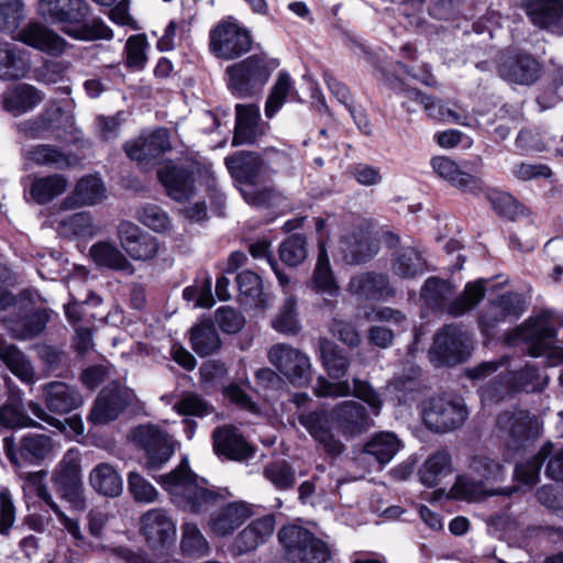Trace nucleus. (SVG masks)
Here are the masks:
<instances>
[{
	"label": "nucleus",
	"mask_w": 563,
	"mask_h": 563,
	"mask_svg": "<svg viewBox=\"0 0 563 563\" xmlns=\"http://www.w3.org/2000/svg\"><path fill=\"white\" fill-rule=\"evenodd\" d=\"M159 484L170 495L178 507L190 512H200L213 505L219 494L207 487L205 478L196 475L184 457L178 466L166 475L161 476Z\"/></svg>",
	"instance_id": "nucleus-1"
},
{
	"label": "nucleus",
	"mask_w": 563,
	"mask_h": 563,
	"mask_svg": "<svg viewBox=\"0 0 563 563\" xmlns=\"http://www.w3.org/2000/svg\"><path fill=\"white\" fill-rule=\"evenodd\" d=\"M225 166L230 175L242 184L240 190L247 203L272 206L279 199V192L273 187H256L268 170L267 164L256 153L236 152L225 158Z\"/></svg>",
	"instance_id": "nucleus-2"
},
{
	"label": "nucleus",
	"mask_w": 563,
	"mask_h": 563,
	"mask_svg": "<svg viewBox=\"0 0 563 563\" xmlns=\"http://www.w3.org/2000/svg\"><path fill=\"white\" fill-rule=\"evenodd\" d=\"M453 292V286L449 282L438 277H429L421 289V297L429 307L453 317H460L474 309L484 298L486 292L485 280L478 279L467 283L463 292L450 301Z\"/></svg>",
	"instance_id": "nucleus-3"
},
{
	"label": "nucleus",
	"mask_w": 563,
	"mask_h": 563,
	"mask_svg": "<svg viewBox=\"0 0 563 563\" xmlns=\"http://www.w3.org/2000/svg\"><path fill=\"white\" fill-rule=\"evenodd\" d=\"M471 475L459 476L453 490L460 498L477 500L485 496L511 495L516 488L486 489L484 482L498 481L504 475V466L488 455H475L470 463Z\"/></svg>",
	"instance_id": "nucleus-4"
},
{
	"label": "nucleus",
	"mask_w": 563,
	"mask_h": 563,
	"mask_svg": "<svg viewBox=\"0 0 563 563\" xmlns=\"http://www.w3.org/2000/svg\"><path fill=\"white\" fill-rule=\"evenodd\" d=\"M278 67L275 59L262 55H251L227 68L230 90L240 98L260 93L274 69Z\"/></svg>",
	"instance_id": "nucleus-5"
},
{
	"label": "nucleus",
	"mask_w": 563,
	"mask_h": 563,
	"mask_svg": "<svg viewBox=\"0 0 563 563\" xmlns=\"http://www.w3.org/2000/svg\"><path fill=\"white\" fill-rule=\"evenodd\" d=\"M556 333L553 316L543 311L536 318H530L518 328L515 336L529 342L528 353L533 357L545 356L548 366L563 364V349L552 345Z\"/></svg>",
	"instance_id": "nucleus-6"
},
{
	"label": "nucleus",
	"mask_w": 563,
	"mask_h": 563,
	"mask_svg": "<svg viewBox=\"0 0 563 563\" xmlns=\"http://www.w3.org/2000/svg\"><path fill=\"white\" fill-rule=\"evenodd\" d=\"M278 540L291 563H327L332 555L327 542L299 526L282 528Z\"/></svg>",
	"instance_id": "nucleus-7"
},
{
	"label": "nucleus",
	"mask_w": 563,
	"mask_h": 563,
	"mask_svg": "<svg viewBox=\"0 0 563 563\" xmlns=\"http://www.w3.org/2000/svg\"><path fill=\"white\" fill-rule=\"evenodd\" d=\"M421 415L429 430L446 433L462 427L468 417V411L461 398L435 396L422 402Z\"/></svg>",
	"instance_id": "nucleus-8"
},
{
	"label": "nucleus",
	"mask_w": 563,
	"mask_h": 563,
	"mask_svg": "<svg viewBox=\"0 0 563 563\" xmlns=\"http://www.w3.org/2000/svg\"><path fill=\"white\" fill-rule=\"evenodd\" d=\"M52 481L59 496L73 508L80 511L86 508L80 452L77 449H70L64 454L53 472Z\"/></svg>",
	"instance_id": "nucleus-9"
},
{
	"label": "nucleus",
	"mask_w": 563,
	"mask_h": 563,
	"mask_svg": "<svg viewBox=\"0 0 563 563\" xmlns=\"http://www.w3.org/2000/svg\"><path fill=\"white\" fill-rule=\"evenodd\" d=\"M496 426L499 438L514 451L525 448L540 434V424L536 416L521 408L503 411L497 417Z\"/></svg>",
	"instance_id": "nucleus-10"
},
{
	"label": "nucleus",
	"mask_w": 563,
	"mask_h": 563,
	"mask_svg": "<svg viewBox=\"0 0 563 563\" xmlns=\"http://www.w3.org/2000/svg\"><path fill=\"white\" fill-rule=\"evenodd\" d=\"M471 355V341L455 325H445L434 335L429 356L435 366H452L466 361Z\"/></svg>",
	"instance_id": "nucleus-11"
},
{
	"label": "nucleus",
	"mask_w": 563,
	"mask_h": 563,
	"mask_svg": "<svg viewBox=\"0 0 563 563\" xmlns=\"http://www.w3.org/2000/svg\"><path fill=\"white\" fill-rule=\"evenodd\" d=\"M269 363L291 384L302 386L311 379L310 357L287 343H277L267 351Z\"/></svg>",
	"instance_id": "nucleus-12"
},
{
	"label": "nucleus",
	"mask_w": 563,
	"mask_h": 563,
	"mask_svg": "<svg viewBox=\"0 0 563 563\" xmlns=\"http://www.w3.org/2000/svg\"><path fill=\"white\" fill-rule=\"evenodd\" d=\"M548 457L545 475L553 481L563 482V448L554 451L551 442L544 443L536 455L516 466V481L528 487L536 485L540 477L541 467Z\"/></svg>",
	"instance_id": "nucleus-13"
},
{
	"label": "nucleus",
	"mask_w": 563,
	"mask_h": 563,
	"mask_svg": "<svg viewBox=\"0 0 563 563\" xmlns=\"http://www.w3.org/2000/svg\"><path fill=\"white\" fill-rule=\"evenodd\" d=\"M313 393L317 397H346L353 394L354 397L361 399L368 405L374 416H378L383 408V400L375 388L366 380L360 378L353 379V389L349 380H340L332 383L325 377L320 376L313 386Z\"/></svg>",
	"instance_id": "nucleus-14"
},
{
	"label": "nucleus",
	"mask_w": 563,
	"mask_h": 563,
	"mask_svg": "<svg viewBox=\"0 0 563 563\" xmlns=\"http://www.w3.org/2000/svg\"><path fill=\"white\" fill-rule=\"evenodd\" d=\"M252 48V37L235 23H220L210 33V49L227 60L240 57Z\"/></svg>",
	"instance_id": "nucleus-15"
},
{
	"label": "nucleus",
	"mask_w": 563,
	"mask_h": 563,
	"mask_svg": "<svg viewBox=\"0 0 563 563\" xmlns=\"http://www.w3.org/2000/svg\"><path fill=\"white\" fill-rule=\"evenodd\" d=\"M132 437L146 453L144 465L148 471L161 468L174 453L168 435L155 426H139Z\"/></svg>",
	"instance_id": "nucleus-16"
},
{
	"label": "nucleus",
	"mask_w": 563,
	"mask_h": 563,
	"mask_svg": "<svg viewBox=\"0 0 563 563\" xmlns=\"http://www.w3.org/2000/svg\"><path fill=\"white\" fill-rule=\"evenodd\" d=\"M134 395L126 387L109 384L98 395L88 420L95 424H104L115 420L131 404Z\"/></svg>",
	"instance_id": "nucleus-17"
},
{
	"label": "nucleus",
	"mask_w": 563,
	"mask_h": 563,
	"mask_svg": "<svg viewBox=\"0 0 563 563\" xmlns=\"http://www.w3.org/2000/svg\"><path fill=\"white\" fill-rule=\"evenodd\" d=\"M298 421L322 446L324 452L332 456H338L342 453L344 445L332 432L334 423L331 418V411L328 412L325 409L321 408L302 412L299 415Z\"/></svg>",
	"instance_id": "nucleus-18"
},
{
	"label": "nucleus",
	"mask_w": 563,
	"mask_h": 563,
	"mask_svg": "<svg viewBox=\"0 0 563 563\" xmlns=\"http://www.w3.org/2000/svg\"><path fill=\"white\" fill-rule=\"evenodd\" d=\"M309 287L323 297L321 308L334 310L340 296V286L334 277L323 241H319L318 260L312 272Z\"/></svg>",
	"instance_id": "nucleus-19"
},
{
	"label": "nucleus",
	"mask_w": 563,
	"mask_h": 563,
	"mask_svg": "<svg viewBox=\"0 0 563 563\" xmlns=\"http://www.w3.org/2000/svg\"><path fill=\"white\" fill-rule=\"evenodd\" d=\"M331 418L344 437H355L374 426L366 408L355 400H343L331 409Z\"/></svg>",
	"instance_id": "nucleus-20"
},
{
	"label": "nucleus",
	"mask_w": 563,
	"mask_h": 563,
	"mask_svg": "<svg viewBox=\"0 0 563 563\" xmlns=\"http://www.w3.org/2000/svg\"><path fill=\"white\" fill-rule=\"evenodd\" d=\"M118 236L121 246L134 261L152 260L158 252L159 244L156 238L132 222H122L118 229Z\"/></svg>",
	"instance_id": "nucleus-21"
},
{
	"label": "nucleus",
	"mask_w": 563,
	"mask_h": 563,
	"mask_svg": "<svg viewBox=\"0 0 563 563\" xmlns=\"http://www.w3.org/2000/svg\"><path fill=\"white\" fill-rule=\"evenodd\" d=\"M49 320L46 309L30 305L20 308V312L5 320V328L11 336L19 341L32 340L41 334Z\"/></svg>",
	"instance_id": "nucleus-22"
},
{
	"label": "nucleus",
	"mask_w": 563,
	"mask_h": 563,
	"mask_svg": "<svg viewBox=\"0 0 563 563\" xmlns=\"http://www.w3.org/2000/svg\"><path fill=\"white\" fill-rule=\"evenodd\" d=\"M126 155L136 162H147L172 150L169 132L158 128L150 133H143L137 139L124 145Z\"/></svg>",
	"instance_id": "nucleus-23"
},
{
	"label": "nucleus",
	"mask_w": 563,
	"mask_h": 563,
	"mask_svg": "<svg viewBox=\"0 0 563 563\" xmlns=\"http://www.w3.org/2000/svg\"><path fill=\"white\" fill-rule=\"evenodd\" d=\"M141 532L153 547H165L176 539V523L163 508L147 510L141 518Z\"/></svg>",
	"instance_id": "nucleus-24"
},
{
	"label": "nucleus",
	"mask_w": 563,
	"mask_h": 563,
	"mask_svg": "<svg viewBox=\"0 0 563 563\" xmlns=\"http://www.w3.org/2000/svg\"><path fill=\"white\" fill-rule=\"evenodd\" d=\"M252 516V509L244 501L227 504L214 510L209 518V528L217 537H227L234 532Z\"/></svg>",
	"instance_id": "nucleus-25"
},
{
	"label": "nucleus",
	"mask_w": 563,
	"mask_h": 563,
	"mask_svg": "<svg viewBox=\"0 0 563 563\" xmlns=\"http://www.w3.org/2000/svg\"><path fill=\"white\" fill-rule=\"evenodd\" d=\"M16 38L52 56L62 55L67 47V42L62 36L41 23H29L18 33Z\"/></svg>",
	"instance_id": "nucleus-26"
},
{
	"label": "nucleus",
	"mask_w": 563,
	"mask_h": 563,
	"mask_svg": "<svg viewBox=\"0 0 563 563\" xmlns=\"http://www.w3.org/2000/svg\"><path fill=\"white\" fill-rule=\"evenodd\" d=\"M42 398L52 412L65 415L82 405L80 393L64 382L54 380L42 386Z\"/></svg>",
	"instance_id": "nucleus-27"
},
{
	"label": "nucleus",
	"mask_w": 563,
	"mask_h": 563,
	"mask_svg": "<svg viewBox=\"0 0 563 563\" xmlns=\"http://www.w3.org/2000/svg\"><path fill=\"white\" fill-rule=\"evenodd\" d=\"M212 438L216 453L229 460L243 461L254 453L243 434L235 427H219L213 431Z\"/></svg>",
	"instance_id": "nucleus-28"
},
{
	"label": "nucleus",
	"mask_w": 563,
	"mask_h": 563,
	"mask_svg": "<svg viewBox=\"0 0 563 563\" xmlns=\"http://www.w3.org/2000/svg\"><path fill=\"white\" fill-rule=\"evenodd\" d=\"M379 243L367 230L360 229L344 235L340 241V252L345 263L360 264L378 253Z\"/></svg>",
	"instance_id": "nucleus-29"
},
{
	"label": "nucleus",
	"mask_w": 563,
	"mask_h": 563,
	"mask_svg": "<svg viewBox=\"0 0 563 563\" xmlns=\"http://www.w3.org/2000/svg\"><path fill=\"white\" fill-rule=\"evenodd\" d=\"M235 113L233 145L253 144L265 134V126L261 123L260 108L256 104H236Z\"/></svg>",
	"instance_id": "nucleus-30"
},
{
	"label": "nucleus",
	"mask_w": 563,
	"mask_h": 563,
	"mask_svg": "<svg viewBox=\"0 0 563 563\" xmlns=\"http://www.w3.org/2000/svg\"><path fill=\"white\" fill-rule=\"evenodd\" d=\"M37 11L53 22L80 23L88 15V5L84 0H40Z\"/></svg>",
	"instance_id": "nucleus-31"
},
{
	"label": "nucleus",
	"mask_w": 563,
	"mask_h": 563,
	"mask_svg": "<svg viewBox=\"0 0 563 563\" xmlns=\"http://www.w3.org/2000/svg\"><path fill=\"white\" fill-rule=\"evenodd\" d=\"M157 177L168 196L176 201L188 200L195 194L194 176L186 168L165 165L158 169Z\"/></svg>",
	"instance_id": "nucleus-32"
},
{
	"label": "nucleus",
	"mask_w": 563,
	"mask_h": 563,
	"mask_svg": "<svg viewBox=\"0 0 563 563\" xmlns=\"http://www.w3.org/2000/svg\"><path fill=\"white\" fill-rule=\"evenodd\" d=\"M347 290L360 299L371 300H379L393 295L387 276L375 272L353 276L349 282Z\"/></svg>",
	"instance_id": "nucleus-33"
},
{
	"label": "nucleus",
	"mask_w": 563,
	"mask_h": 563,
	"mask_svg": "<svg viewBox=\"0 0 563 563\" xmlns=\"http://www.w3.org/2000/svg\"><path fill=\"white\" fill-rule=\"evenodd\" d=\"M499 74L509 82L531 85L539 79L541 66L529 55H517L503 62Z\"/></svg>",
	"instance_id": "nucleus-34"
},
{
	"label": "nucleus",
	"mask_w": 563,
	"mask_h": 563,
	"mask_svg": "<svg viewBox=\"0 0 563 563\" xmlns=\"http://www.w3.org/2000/svg\"><path fill=\"white\" fill-rule=\"evenodd\" d=\"M525 311V302L518 294H506L490 302L482 316L483 325L494 328L501 321H514Z\"/></svg>",
	"instance_id": "nucleus-35"
},
{
	"label": "nucleus",
	"mask_w": 563,
	"mask_h": 563,
	"mask_svg": "<svg viewBox=\"0 0 563 563\" xmlns=\"http://www.w3.org/2000/svg\"><path fill=\"white\" fill-rule=\"evenodd\" d=\"M526 12L534 25L555 32L563 24V0H530Z\"/></svg>",
	"instance_id": "nucleus-36"
},
{
	"label": "nucleus",
	"mask_w": 563,
	"mask_h": 563,
	"mask_svg": "<svg viewBox=\"0 0 563 563\" xmlns=\"http://www.w3.org/2000/svg\"><path fill=\"white\" fill-rule=\"evenodd\" d=\"M275 519L273 516H265L253 520L235 538L234 545L239 553H247L255 550L273 534Z\"/></svg>",
	"instance_id": "nucleus-37"
},
{
	"label": "nucleus",
	"mask_w": 563,
	"mask_h": 563,
	"mask_svg": "<svg viewBox=\"0 0 563 563\" xmlns=\"http://www.w3.org/2000/svg\"><path fill=\"white\" fill-rule=\"evenodd\" d=\"M106 198V188L100 178L86 176L78 180L74 192L60 203L62 209H70L76 206H92Z\"/></svg>",
	"instance_id": "nucleus-38"
},
{
	"label": "nucleus",
	"mask_w": 563,
	"mask_h": 563,
	"mask_svg": "<svg viewBox=\"0 0 563 563\" xmlns=\"http://www.w3.org/2000/svg\"><path fill=\"white\" fill-rule=\"evenodd\" d=\"M0 361L10 372L25 384L36 382L35 369L29 357L14 344L8 343L0 336Z\"/></svg>",
	"instance_id": "nucleus-39"
},
{
	"label": "nucleus",
	"mask_w": 563,
	"mask_h": 563,
	"mask_svg": "<svg viewBox=\"0 0 563 563\" xmlns=\"http://www.w3.org/2000/svg\"><path fill=\"white\" fill-rule=\"evenodd\" d=\"M43 100L42 92L32 85L18 84L3 95V107L14 115L32 110Z\"/></svg>",
	"instance_id": "nucleus-40"
},
{
	"label": "nucleus",
	"mask_w": 563,
	"mask_h": 563,
	"mask_svg": "<svg viewBox=\"0 0 563 563\" xmlns=\"http://www.w3.org/2000/svg\"><path fill=\"white\" fill-rule=\"evenodd\" d=\"M431 166L439 177L462 190L473 192L481 187L478 178L460 170L455 162L446 156L433 157L431 159Z\"/></svg>",
	"instance_id": "nucleus-41"
},
{
	"label": "nucleus",
	"mask_w": 563,
	"mask_h": 563,
	"mask_svg": "<svg viewBox=\"0 0 563 563\" xmlns=\"http://www.w3.org/2000/svg\"><path fill=\"white\" fill-rule=\"evenodd\" d=\"M68 178L60 174L35 176L30 185V196L38 205H46L68 188Z\"/></svg>",
	"instance_id": "nucleus-42"
},
{
	"label": "nucleus",
	"mask_w": 563,
	"mask_h": 563,
	"mask_svg": "<svg viewBox=\"0 0 563 563\" xmlns=\"http://www.w3.org/2000/svg\"><path fill=\"white\" fill-rule=\"evenodd\" d=\"M23 157L34 165L57 169H66L73 165L71 156L52 144L33 145L23 151Z\"/></svg>",
	"instance_id": "nucleus-43"
},
{
	"label": "nucleus",
	"mask_w": 563,
	"mask_h": 563,
	"mask_svg": "<svg viewBox=\"0 0 563 563\" xmlns=\"http://www.w3.org/2000/svg\"><path fill=\"white\" fill-rule=\"evenodd\" d=\"M89 484L93 490L107 497H118L123 490L122 477L109 463H100L91 470Z\"/></svg>",
	"instance_id": "nucleus-44"
},
{
	"label": "nucleus",
	"mask_w": 563,
	"mask_h": 563,
	"mask_svg": "<svg viewBox=\"0 0 563 563\" xmlns=\"http://www.w3.org/2000/svg\"><path fill=\"white\" fill-rule=\"evenodd\" d=\"M92 261L101 267L121 271L129 275L134 273L133 265L125 255L111 242L95 243L89 251Z\"/></svg>",
	"instance_id": "nucleus-45"
},
{
	"label": "nucleus",
	"mask_w": 563,
	"mask_h": 563,
	"mask_svg": "<svg viewBox=\"0 0 563 563\" xmlns=\"http://www.w3.org/2000/svg\"><path fill=\"white\" fill-rule=\"evenodd\" d=\"M29 68L30 62L24 49L12 44L0 46V78H22Z\"/></svg>",
	"instance_id": "nucleus-46"
},
{
	"label": "nucleus",
	"mask_w": 563,
	"mask_h": 563,
	"mask_svg": "<svg viewBox=\"0 0 563 563\" xmlns=\"http://www.w3.org/2000/svg\"><path fill=\"white\" fill-rule=\"evenodd\" d=\"M451 455L446 450H439L430 455L419 470L420 481L428 487H435L440 481L451 474Z\"/></svg>",
	"instance_id": "nucleus-47"
},
{
	"label": "nucleus",
	"mask_w": 563,
	"mask_h": 563,
	"mask_svg": "<svg viewBox=\"0 0 563 563\" xmlns=\"http://www.w3.org/2000/svg\"><path fill=\"white\" fill-rule=\"evenodd\" d=\"M318 349L322 365L329 376L334 379L343 377L350 367L347 356L339 350L334 342L325 338L319 339Z\"/></svg>",
	"instance_id": "nucleus-48"
},
{
	"label": "nucleus",
	"mask_w": 563,
	"mask_h": 563,
	"mask_svg": "<svg viewBox=\"0 0 563 563\" xmlns=\"http://www.w3.org/2000/svg\"><path fill=\"white\" fill-rule=\"evenodd\" d=\"M400 448V441L395 433L379 432L375 434L365 445L364 453L372 455L384 465L391 461Z\"/></svg>",
	"instance_id": "nucleus-49"
},
{
	"label": "nucleus",
	"mask_w": 563,
	"mask_h": 563,
	"mask_svg": "<svg viewBox=\"0 0 563 563\" xmlns=\"http://www.w3.org/2000/svg\"><path fill=\"white\" fill-rule=\"evenodd\" d=\"M190 341L194 351L202 357L216 353L221 346L219 333L210 322H201L194 327Z\"/></svg>",
	"instance_id": "nucleus-50"
},
{
	"label": "nucleus",
	"mask_w": 563,
	"mask_h": 563,
	"mask_svg": "<svg viewBox=\"0 0 563 563\" xmlns=\"http://www.w3.org/2000/svg\"><path fill=\"white\" fill-rule=\"evenodd\" d=\"M180 549L190 558H203L210 552V545L199 527L194 522L181 525Z\"/></svg>",
	"instance_id": "nucleus-51"
},
{
	"label": "nucleus",
	"mask_w": 563,
	"mask_h": 563,
	"mask_svg": "<svg viewBox=\"0 0 563 563\" xmlns=\"http://www.w3.org/2000/svg\"><path fill=\"white\" fill-rule=\"evenodd\" d=\"M393 271L402 278H410L426 271V262L413 247L404 249L394 260Z\"/></svg>",
	"instance_id": "nucleus-52"
},
{
	"label": "nucleus",
	"mask_w": 563,
	"mask_h": 563,
	"mask_svg": "<svg viewBox=\"0 0 563 563\" xmlns=\"http://www.w3.org/2000/svg\"><path fill=\"white\" fill-rule=\"evenodd\" d=\"M58 231L65 236H92L97 233V227L89 212H77L62 219Z\"/></svg>",
	"instance_id": "nucleus-53"
},
{
	"label": "nucleus",
	"mask_w": 563,
	"mask_h": 563,
	"mask_svg": "<svg viewBox=\"0 0 563 563\" xmlns=\"http://www.w3.org/2000/svg\"><path fill=\"white\" fill-rule=\"evenodd\" d=\"M292 91V82L288 73L280 71L274 82L265 104V115L273 118L283 107L287 97Z\"/></svg>",
	"instance_id": "nucleus-54"
},
{
	"label": "nucleus",
	"mask_w": 563,
	"mask_h": 563,
	"mask_svg": "<svg viewBox=\"0 0 563 563\" xmlns=\"http://www.w3.org/2000/svg\"><path fill=\"white\" fill-rule=\"evenodd\" d=\"M63 32L78 41L110 40L112 37L111 29L100 19H93L79 26L64 27Z\"/></svg>",
	"instance_id": "nucleus-55"
},
{
	"label": "nucleus",
	"mask_w": 563,
	"mask_h": 563,
	"mask_svg": "<svg viewBox=\"0 0 563 563\" xmlns=\"http://www.w3.org/2000/svg\"><path fill=\"white\" fill-rule=\"evenodd\" d=\"M419 369L411 368L410 374L395 376L386 386L387 391L393 395L399 404L407 402L419 389Z\"/></svg>",
	"instance_id": "nucleus-56"
},
{
	"label": "nucleus",
	"mask_w": 563,
	"mask_h": 563,
	"mask_svg": "<svg viewBox=\"0 0 563 563\" xmlns=\"http://www.w3.org/2000/svg\"><path fill=\"white\" fill-rule=\"evenodd\" d=\"M279 257L288 266H297L307 257V242L300 234H292L279 246Z\"/></svg>",
	"instance_id": "nucleus-57"
},
{
	"label": "nucleus",
	"mask_w": 563,
	"mask_h": 563,
	"mask_svg": "<svg viewBox=\"0 0 563 563\" xmlns=\"http://www.w3.org/2000/svg\"><path fill=\"white\" fill-rule=\"evenodd\" d=\"M264 476L280 490L291 488L296 483L292 467L286 461H276L264 468Z\"/></svg>",
	"instance_id": "nucleus-58"
},
{
	"label": "nucleus",
	"mask_w": 563,
	"mask_h": 563,
	"mask_svg": "<svg viewBox=\"0 0 563 563\" xmlns=\"http://www.w3.org/2000/svg\"><path fill=\"white\" fill-rule=\"evenodd\" d=\"M236 285L240 291L241 300L244 303L255 302L263 292L261 277L247 269L238 274Z\"/></svg>",
	"instance_id": "nucleus-59"
},
{
	"label": "nucleus",
	"mask_w": 563,
	"mask_h": 563,
	"mask_svg": "<svg viewBox=\"0 0 563 563\" xmlns=\"http://www.w3.org/2000/svg\"><path fill=\"white\" fill-rule=\"evenodd\" d=\"M273 328L285 334H294L299 330L296 316V299L292 296L286 298L279 313L272 321Z\"/></svg>",
	"instance_id": "nucleus-60"
},
{
	"label": "nucleus",
	"mask_w": 563,
	"mask_h": 563,
	"mask_svg": "<svg viewBox=\"0 0 563 563\" xmlns=\"http://www.w3.org/2000/svg\"><path fill=\"white\" fill-rule=\"evenodd\" d=\"M128 488L137 503L151 504L156 501L158 497L157 489L136 472L129 473Z\"/></svg>",
	"instance_id": "nucleus-61"
},
{
	"label": "nucleus",
	"mask_w": 563,
	"mask_h": 563,
	"mask_svg": "<svg viewBox=\"0 0 563 563\" xmlns=\"http://www.w3.org/2000/svg\"><path fill=\"white\" fill-rule=\"evenodd\" d=\"M24 18V4L21 0L0 3V31L13 32Z\"/></svg>",
	"instance_id": "nucleus-62"
},
{
	"label": "nucleus",
	"mask_w": 563,
	"mask_h": 563,
	"mask_svg": "<svg viewBox=\"0 0 563 563\" xmlns=\"http://www.w3.org/2000/svg\"><path fill=\"white\" fill-rule=\"evenodd\" d=\"M19 129L26 137L30 139L47 137L48 133L56 139L60 137V134L56 131L54 120L46 115L26 120L20 124Z\"/></svg>",
	"instance_id": "nucleus-63"
},
{
	"label": "nucleus",
	"mask_w": 563,
	"mask_h": 563,
	"mask_svg": "<svg viewBox=\"0 0 563 563\" xmlns=\"http://www.w3.org/2000/svg\"><path fill=\"white\" fill-rule=\"evenodd\" d=\"M174 409L183 416L203 417L212 410L210 406L198 395L186 393L174 405Z\"/></svg>",
	"instance_id": "nucleus-64"
}]
</instances>
